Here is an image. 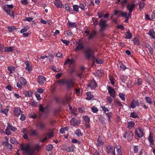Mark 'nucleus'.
I'll use <instances>...</instances> for the list:
<instances>
[{
	"instance_id": "1",
	"label": "nucleus",
	"mask_w": 155,
	"mask_h": 155,
	"mask_svg": "<svg viewBox=\"0 0 155 155\" xmlns=\"http://www.w3.org/2000/svg\"><path fill=\"white\" fill-rule=\"evenodd\" d=\"M76 80L74 77L66 81L64 79L59 80L57 82L59 85L65 84L66 85V89L69 91L74 87V84Z\"/></svg>"
},
{
	"instance_id": "2",
	"label": "nucleus",
	"mask_w": 155,
	"mask_h": 155,
	"mask_svg": "<svg viewBox=\"0 0 155 155\" xmlns=\"http://www.w3.org/2000/svg\"><path fill=\"white\" fill-rule=\"evenodd\" d=\"M20 149L23 151L24 155H34V150L32 149L29 143L25 144L21 143L20 145Z\"/></svg>"
},
{
	"instance_id": "3",
	"label": "nucleus",
	"mask_w": 155,
	"mask_h": 155,
	"mask_svg": "<svg viewBox=\"0 0 155 155\" xmlns=\"http://www.w3.org/2000/svg\"><path fill=\"white\" fill-rule=\"evenodd\" d=\"M83 53L85 58L87 60H89L91 57H93L94 54V51L90 48L85 49Z\"/></svg>"
},
{
	"instance_id": "4",
	"label": "nucleus",
	"mask_w": 155,
	"mask_h": 155,
	"mask_svg": "<svg viewBox=\"0 0 155 155\" xmlns=\"http://www.w3.org/2000/svg\"><path fill=\"white\" fill-rule=\"evenodd\" d=\"M7 128L5 130V131L4 132L3 131V132L7 135H9L11 134L12 132L10 131V130L15 132L17 130V128L16 127L13 126L9 123H7Z\"/></svg>"
},
{
	"instance_id": "5",
	"label": "nucleus",
	"mask_w": 155,
	"mask_h": 155,
	"mask_svg": "<svg viewBox=\"0 0 155 155\" xmlns=\"http://www.w3.org/2000/svg\"><path fill=\"white\" fill-rule=\"evenodd\" d=\"M18 82L17 83V87L19 89H21L22 87V86L26 85L27 81L23 77H21L18 79Z\"/></svg>"
},
{
	"instance_id": "6",
	"label": "nucleus",
	"mask_w": 155,
	"mask_h": 155,
	"mask_svg": "<svg viewBox=\"0 0 155 155\" xmlns=\"http://www.w3.org/2000/svg\"><path fill=\"white\" fill-rule=\"evenodd\" d=\"M105 151L107 154H110L112 155H115V149L113 148V147L111 145H108L106 146L105 149Z\"/></svg>"
},
{
	"instance_id": "7",
	"label": "nucleus",
	"mask_w": 155,
	"mask_h": 155,
	"mask_svg": "<svg viewBox=\"0 0 155 155\" xmlns=\"http://www.w3.org/2000/svg\"><path fill=\"white\" fill-rule=\"evenodd\" d=\"M108 92L110 96L114 98L115 97L116 91L112 87L110 86L108 87Z\"/></svg>"
},
{
	"instance_id": "8",
	"label": "nucleus",
	"mask_w": 155,
	"mask_h": 155,
	"mask_svg": "<svg viewBox=\"0 0 155 155\" xmlns=\"http://www.w3.org/2000/svg\"><path fill=\"white\" fill-rule=\"evenodd\" d=\"M37 81L40 85H42L46 81V78L43 76L40 75L38 77Z\"/></svg>"
},
{
	"instance_id": "9",
	"label": "nucleus",
	"mask_w": 155,
	"mask_h": 155,
	"mask_svg": "<svg viewBox=\"0 0 155 155\" xmlns=\"http://www.w3.org/2000/svg\"><path fill=\"white\" fill-rule=\"evenodd\" d=\"M97 86V84L95 81L94 79L91 81L87 85V87H90L91 89H94L96 88Z\"/></svg>"
},
{
	"instance_id": "10",
	"label": "nucleus",
	"mask_w": 155,
	"mask_h": 155,
	"mask_svg": "<svg viewBox=\"0 0 155 155\" xmlns=\"http://www.w3.org/2000/svg\"><path fill=\"white\" fill-rule=\"evenodd\" d=\"M136 135L139 138H141L143 136V130L142 128L139 127L137 130H136Z\"/></svg>"
},
{
	"instance_id": "11",
	"label": "nucleus",
	"mask_w": 155,
	"mask_h": 155,
	"mask_svg": "<svg viewBox=\"0 0 155 155\" xmlns=\"http://www.w3.org/2000/svg\"><path fill=\"white\" fill-rule=\"evenodd\" d=\"M24 63L26 65L25 69L30 72L32 70V68L31 65L30 64L29 62L28 61H25Z\"/></svg>"
},
{
	"instance_id": "12",
	"label": "nucleus",
	"mask_w": 155,
	"mask_h": 155,
	"mask_svg": "<svg viewBox=\"0 0 155 155\" xmlns=\"http://www.w3.org/2000/svg\"><path fill=\"white\" fill-rule=\"evenodd\" d=\"M13 112L14 115L16 117H18L21 114L23 113V112L18 107H15Z\"/></svg>"
},
{
	"instance_id": "13",
	"label": "nucleus",
	"mask_w": 155,
	"mask_h": 155,
	"mask_svg": "<svg viewBox=\"0 0 155 155\" xmlns=\"http://www.w3.org/2000/svg\"><path fill=\"white\" fill-rule=\"evenodd\" d=\"M70 102V97L68 96L65 97L64 98L62 99L61 101V103L64 105L69 104Z\"/></svg>"
},
{
	"instance_id": "14",
	"label": "nucleus",
	"mask_w": 155,
	"mask_h": 155,
	"mask_svg": "<svg viewBox=\"0 0 155 155\" xmlns=\"http://www.w3.org/2000/svg\"><path fill=\"white\" fill-rule=\"evenodd\" d=\"M36 126L41 130H43L46 128V125L43 122H40L37 123Z\"/></svg>"
},
{
	"instance_id": "15",
	"label": "nucleus",
	"mask_w": 155,
	"mask_h": 155,
	"mask_svg": "<svg viewBox=\"0 0 155 155\" xmlns=\"http://www.w3.org/2000/svg\"><path fill=\"white\" fill-rule=\"evenodd\" d=\"M84 48V46L81 42L79 43L75 47L74 50L75 52H78L80 50H82Z\"/></svg>"
},
{
	"instance_id": "16",
	"label": "nucleus",
	"mask_w": 155,
	"mask_h": 155,
	"mask_svg": "<svg viewBox=\"0 0 155 155\" xmlns=\"http://www.w3.org/2000/svg\"><path fill=\"white\" fill-rule=\"evenodd\" d=\"M135 6V4L134 3H129L127 6V8L130 13H132Z\"/></svg>"
},
{
	"instance_id": "17",
	"label": "nucleus",
	"mask_w": 155,
	"mask_h": 155,
	"mask_svg": "<svg viewBox=\"0 0 155 155\" xmlns=\"http://www.w3.org/2000/svg\"><path fill=\"white\" fill-rule=\"evenodd\" d=\"M62 148L63 150H66L69 152L73 151L74 150V147L72 146L68 147L66 146H62Z\"/></svg>"
},
{
	"instance_id": "18",
	"label": "nucleus",
	"mask_w": 155,
	"mask_h": 155,
	"mask_svg": "<svg viewBox=\"0 0 155 155\" xmlns=\"http://www.w3.org/2000/svg\"><path fill=\"white\" fill-rule=\"evenodd\" d=\"M62 7L66 9L68 11L70 12L71 13H73V11L71 8H70L69 6L67 4H65L62 5Z\"/></svg>"
},
{
	"instance_id": "19",
	"label": "nucleus",
	"mask_w": 155,
	"mask_h": 155,
	"mask_svg": "<svg viewBox=\"0 0 155 155\" xmlns=\"http://www.w3.org/2000/svg\"><path fill=\"white\" fill-rule=\"evenodd\" d=\"M80 123V122L79 120L74 118H72L71 121V125L74 126L79 125Z\"/></svg>"
},
{
	"instance_id": "20",
	"label": "nucleus",
	"mask_w": 155,
	"mask_h": 155,
	"mask_svg": "<svg viewBox=\"0 0 155 155\" xmlns=\"http://www.w3.org/2000/svg\"><path fill=\"white\" fill-rule=\"evenodd\" d=\"M106 21L103 20L102 19H100V21L99 25L101 27H102V28H105L107 26V25L106 23Z\"/></svg>"
},
{
	"instance_id": "21",
	"label": "nucleus",
	"mask_w": 155,
	"mask_h": 155,
	"mask_svg": "<svg viewBox=\"0 0 155 155\" xmlns=\"http://www.w3.org/2000/svg\"><path fill=\"white\" fill-rule=\"evenodd\" d=\"M148 34L151 38L154 39L155 38V32L152 28L150 30Z\"/></svg>"
},
{
	"instance_id": "22",
	"label": "nucleus",
	"mask_w": 155,
	"mask_h": 155,
	"mask_svg": "<svg viewBox=\"0 0 155 155\" xmlns=\"http://www.w3.org/2000/svg\"><path fill=\"white\" fill-rule=\"evenodd\" d=\"M54 4L57 8H61L62 7L63 5L62 2L60 0H55Z\"/></svg>"
},
{
	"instance_id": "23",
	"label": "nucleus",
	"mask_w": 155,
	"mask_h": 155,
	"mask_svg": "<svg viewBox=\"0 0 155 155\" xmlns=\"http://www.w3.org/2000/svg\"><path fill=\"white\" fill-rule=\"evenodd\" d=\"M97 34V32L96 31L94 30H92L91 32V34L89 35L88 37V39H92L94 36H95Z\"/></svg>"
},
{
	"instance_id": "24",
	"label": "nucleus",
	"mask_w": 155,
	"mask_h": 155,
	"mask_svg": "<svg viewBox=\"0 0 155 155\" xmlns=\"http://www.w3.org/2000/svg\"><path fill=\"white\" fill-rule=\"evenodd\" d=\"M3 9L8 15H10L11 11L8 9L7 5H5L3 6Z\"/></svg>"
},
{
	"instance_id": "25",
	"label": "nucleus",
	"mask_w": 155,
	"mask_h": 155,
	"mask_svg": "<svg viewBox=\"0 0 155 155\" xmlns=\"http://www.w3.org/2000/svg\"><path fill=\"white\" fill-rule=\"evenodd\" d=\"M148 140L150 142V144H153L154 140H153V137L151 135V133H150V134L148 136Z\"/></svg>"
},
{
	"instance_id": "26",
	"label": "nucleus",
	"mask_w": 155,
	"mask_h": 155,
	"mask_svg": "<svg viewBox=\"0 0 155 155\" xmlns=\"http://www.w3.org/2000/svg\"><path fill=\"white\" fill-rule=\"evenodd\" d=\"M13 47H6L5 48V51L8 52H12L13 50Z\"/></svg>"
},
{
	"instance_id": "27",
	"label": "nucleus",
	"mask_w": 155,
	"mask_h": 155,
	"mask_svg": "<svg viewBox=\"0 0 155 155\" xmlns=\"http://www.w3.org/2000/svg\"><path fill=\"white\" fill-rule=\"evenodd\" d=\"M38 135V132L36 130L31 129L30 130V135L33 136H37Z\"/></svg>"
},
{
	"instance_id": "28",
	"label": "nucleus",
	"mask_w": 155,
	"mask_h": 155,
	"mask_svg": "<svg viewBox=\"0 0 155 155\" xmlns=\"http://www.w3.org/2000/svg\"><path fill=\"white\" fill-rule=\"evenodd\" d=\"M67 24L69 28H72L73 27H77V24L75 22H71L69 21H68Z\"/></svg>"
},
{
	"instance_id": "29",
	"label": "nucleus",
	"mask_w": 155,
	"mask_h": 155,
	"mask_svg": "<svg viewBox=\"0 0 155 155\" xmlns=\"http://www.w3.org/2000/svg\"><path fill=\"white\" fill-rule=\"evenodd\" d=\"M115 148H116L117 149V153H118V155H122L123 154V152L121 151V147L120 146H117L116 145L115 147Z\"/></svg>"
},
{
	"instance_id": "30",
	"label": "nucleus",
	"mask_w": 155,
	"mask_h": 155,
	"mask_svg": "<svg viewBox=\"0 0 155 155\" xmlns=\"http://www.w3.org/2000/svg\"><path fill=\"white\" fill-rule=\"evenodd\" d=\"M135 125V123L133 121H130L127 123V127L130 129L133 128Z\"/></svg>"
},
{
	"instance_id": "31",
	"label": "nucleus",
	"mask_w": 155,
	"mask_h": 155,
	"mask_svg": "<svg viewBox=\"0 0 155 155\" xmlns=\"http://www.w3.org/2000/svg\"><path fill=\"white\" fill-rule=\"evenodd\" d=\"M87 97L86 98V99L88 100H90L91 99H92L94 96L93 95L91 94V92H88L86 93Z\"/></svg>"
},
{
	"instance_id": "32",
	"label": "nucleus",
	"mask_w": 155,
	"mask_h": 155,
	"mask_svg": "<svg viewBox=\"0 0 155 155\" xmlns=\"http://www.w3.org/2000/svg\"><path fill=\"white\" fill-rule=\"evenodd\" d=\"M147 47L148 48L149 53L151 55H153V49L151 47V46L149 45H147Z\"/></svg>"
},
{
	"instance_id": "33",
	"label": "nucleus",
	"mask_w": 155,
	"mask_h": 155,
	"mask_svg": "<svg viewBox=\"0 0 155 155\" xmlns=\"http://www.w3.org/2000/svg\"><path fill=\"white\" fill-rule=\"evenodd\" d=\"M31 148L34 150V153L35 152V151L36 150H37L38 151L39 150L41 149V147L40 146V145L39 144H36L35 145L34 147V148H32L31 147Z\"/></svg>"
},
{
	"instance_id": "34",
	"label": "nucleus",
	"mask_w": 155,
	"mask_h": 155,
	"mask_svg": "<svg viewBox=\"0 0 155 155\" xmlns=\"http://www.w3.org/2000/svg\"><path fill=\"white\" fill-rule=\"evenodd\" d=\"M129 31H130L129 30L128 31H127L126 32L125 38L130 39L132 37V35L129 32Z\"/></svg>"
},
{
	"instance_id": "35",
	"label": "nucleus",
	"mask_w": 155,
	"mask_h": 155,
	"mask_svg": "<svg viewBox=\"0 0 155 155\" xmlns=\"http://www.w3.org/2000/svg\"><path fill=\"white\" fill-rule=\"evenodd\" d=\"M74 62V60L73 59H71V60L69 59H68L65 62L64 64H72Z\"/></svg>"
},
{
	"instance_id": "36",
	"label": "nucleus",
	"mask_w": 155,
	"mask_h": 155,
	"mask_svg": "<svg viewBox=\"0 0 155 155\" xmlns=\"http://www.w3.org/2000/svg\"><path fill=\"white\" fill-rule=\"evenodd\" d=\"M7 28L8 31L10 33L12 32L13 30H14L16 29V27L15 26L8 27Z\"/></svg>"
},
{
	"instance_id": "37",
	"label": "nucleus",
	"mask_w": 155,
	"mask_h": 155,
	"mask_svg": "<svg viewBox=\"0 0 155 155\" xmlns=\"http://www.w3.org/2000/svg\"><path fill=\"white\" fill-rule=\"evenodd\" d=\"M7 68L8 71H9L10 74H12L13 71H15V68L13 66L8 67Z\"/></svg>"
},
{
	"instance_id": "38",
	"label": "nucleus",
	"mask_w": 155,
	"mask_h": 155,
	"mask_svg": "<svg viewBox=\"0 0 155 155\" xmlns=\"http://www.w3.org/2000/svg\"><path fill=\"white\" fill-rule=\"evenodd\" d=\"M48 108V106H47L45 108H44L42 105L41 104H40L39 106V110L40 111H41L43 113L44 112L45 110L46 109Z\"/></svg>"
},
{
	"instance_id": "39",
	"label": "nucleus",
	"mask_w": 155,
	"mask_h": 155,
	"mask_svg": "<svg viewBox=\"0 0 155 155\" xmlns=\"http://www.w3.org/2000/svg\"><path fill=\"white\" fill-rule=\"evenodd\" d=\"M139 8L140 10L142 9L144 7L145 4L143 2L139 1Z\"/></svg>"
},
{
	"instance_id": "40",
	"label": "nucleus",
	"mask_w": 155,
	"mask_h": 155,
	"mask_svg": "<svg viewBox=\"0 0 155 155\" xmlns=\"http://www.w3.org/2000/svg\"><path fill=\"white\" fill-rule=\"evenodd\" d=\"M29 29V27L28 26H25L23 28L21 29L20 31L21 33H23L27 31Z\"/></svg>"
},
{
	"instance_id": "41",
	"label": "nucleus",
	"mask_w": 155,
	"mask_h": 155,
	"mask_svg": "<svg viewBox=\"0 0 155 155\" xmlns=\"http://www.w3.org/2000/svg\"><path fill=\"white\" fill-rule=\"evenodd\" d=\"M75 134L78 137H80L83 135V134L81 132L80 130L79 129L76 130Z\"/></svg>"
},
{
	"instance_id": "42",
	"label": "nucleus",
	"mask_w": 155,
	"mask_h": 155,
	"mask_svg": "<svg viewBox=\"0 0 155 155\" xmlns=\"http://www.w3.org/2000/svg\"><path fill=\"white\" fill-rule=\"evenodd\" d=\"M97 141V145L98 146H101L104 143L99 138V137H98Z\"/></svg>"
},
{
	"instance_id": "43",
	"label": "nucleus",
	"mask_w": 155,
	"mask_h": 155,
	"mask_svg": "<svg viewBox=\"0 0 155 155\" xmlns=\"http://www.w3.org/2000/svg\"><path fill=\"white\" fill-rule=\"evenodd\" d=\"M113 98L111 96H107L106 99L108 103L109 104H111L113 101Z\"/></svg>"
},
{
	"instance_id": "44",
	"label": "nucleus",
	"mask_w": 155,
	"mask_h": 155,
	"mask_svg": "<svg viewBox=\"0 0 155 155\" xmlns=\"http://www.w3.org/2000/svg\"><path fill=\"white\" fill-rule=\"evenodd\" d=\"M127 12H124L123 13L121 11V12L120 13V14L118 15V16H121L124 17V18H126L127 17Z\"/></svg>"
},
{
	"instance_id": "45",
	"label": "nucleus",
	"mask_w": 155,
	"mask_h": 155,
	"mask_svg": "<svg viewBox=\"0 0 155 155\" xmlns=\"http://www.w3.org/2000/svg\"><path fill=\"white\" fill-rule=\"evenodd\" d=\"M78 111L80 113H82L84 112L85 110V107H82L78 108Z\"/></svg>"
},
{
	"instance_id": "46",
	"label": "nucleus",
	"mask_w": 155,
	"mask_h": 155,
	"mask_svg": "<svg viewBox=\"0 0 155 155\" xmlns=\"http://www.w3.org/2000/svg\"><path fill=\"white\" fill-rule=\"evenodd\" d=\"M53 146L52 144H50L46 146V149L48 151H51L53 148Z\"/></svg>"
},
{
	"instance_id": "47",
	"label": "nucleus",
	"mask_w": 155,
	"mask_h": 155,
	"mask_svg": "<svg viewBox=\"0 0 155 155\" xmlns=\"http://www.w3.org/2000/svg\"><path fill=\"white\" fill-rule=\"evenodd\" d=\"M79 7L77 5H73V10L74 11H75L76 12H79Z\"/></svg>"
},
{
	"instance_id": "48",
	"label": "nucleus",
	"mask_w": 155,
	"mask_h": 155,
	"mask_svg": "<svg viewBox=\"0 0 155 155\" xmlns=\"http://www.w3.org/2000/svg\"><path fill=\"white\" fill-rule=\"evenodd\" d=\"M84 120L87 123H89L90 120L89 118L87 116H84L83 117Z\"/></svg>"
},
{
	"instance_id": "49",
	"label": "nucleus",
	"mask_w": 155,
	"mask_h": 155,
	"mask_svg": "<svg viewBox=\"0 0 155 155\" xmlns=\"http://www.w3.org/2000/svg\"><path fill=\"white\" fill-rule=\"evenodd\" d=\"M145 99L147 102L149 104H151L152 103V101L151 99L149 97H145Z\"/></svg>"
},
{
	"instance_id": "50",
	"label": "nucleus",
	"mask_w": 155,
	"mask_h": 155,
	"mask_svg": "<svg viewBox=\"0 0 155 155\" xmlns=\"http://www.w3.org/2000/svg\"><path fill=\"white\" fill-rule=\"evenodd\" d=\"M133 137V133L131 132H130V134L128 135L127 138L129 140H131Z\"/></svg>"
},
{
	"instance_id": "51",
	"label": "nucleus",
	"mask_w": 155,
	"mask_h": 155,
	"mask_svg": "<svg viewBox=\"0 0 155 155\" xmlns=\"http://www.w3.org/2000/svg\"><path fill=\"white\" fill-rule=\"evenodd\" d=\"M35 94L38 100H39L41 99L39 93H38V92H35Z\"/></svg>"
},
{
	"instance_id": "52",
	"label": "nucleus",
	"mask_w": 155,
	"mask_h": 155,
	"mask_svg": "<svg viewBox=\"0 0 155 155\" xmlns=\"http://www.w3.org/2000/svg\"><path fill=\"white\" fill-rule=\"evenodd\" d=\"M86 5V4L84 5L82 3H81L80 4L79 7L80 8L82 11L85 10V7Z\"/></svg>"
},
{
	"instance_id": "53",
	"label": "nucleus",
	"mask_w": 155,
	"mask_h": 155,
	"mask_svg": "<svg viewBox=\"0 0 155 155\" xmlns=\"http://www.w3.org/2000/svg\"><path fill=\"white\" fill-rule=\"evenodd\" d=\"M134 101L135 100H134L132 101L130 105V108H134L136 106V103H135Z\"/></svg>"
},
{
	"instance_id": "54",
	"label": "nucleus",
	"mask_w": 155,
	"mask_h": 155,
	"mask_svg": "<svg viewBox=\"0 0 155 155\" xmlns=\"http://www.w3.org/2000/svg\"><path fill=\"white\" fill-rule=\"evenodd\" d=\"M61 41L64 44H65L66 45H68L70 43L69 41L66 40H64L63 39H61Z\"/></svg>"
},
{
	"instance_id": "55",
	"label": "nucleus",
	"mask_w": 155,
	"mask_h": 155,
	"mask_svg": "<svg viewBox=\"0 0 155 155\" xmlns=\"http://www.w3.org/2000/svg\"><path fill=\"white\" fill-rule=\"evenodd\" d=\"M91 110L94 113H96L98 110V109L95 106L92 107L91 108Z\"/></svg>"
},
{
	"instance_id": "56",
	"label": "nucleus",
	"mask_w": 155,
	"mask_h": 155,
	"mask_svg": "<svg viewBox=\"0 0 155 155\" xmlns=\"http://www.w3.org/2000/svg\"><path fill=\"white\" fill-rule=\"evenodd\" d=\"M33 18L31 17H26L25 19H23V20L24 21H28L30 22L31 21Z\"/></svg>"
},
{
	"instance_id": "57",
	"label": "nucleus",
	"mask_w": 155,
	"mask_h": 155,
	"mask_svg": "<svg viewBox=\"0 0 155 155\" xmlns=\"http://www.w3.org/2000/svg\"><path fill=\"white\" fill-rule=\"evenodd\" d=\"M120 67V70L122 71L125 70L127 68L122 63L121 64Z\"/></svg>"
},
{
	"instance_id": "58",
	"label": "nucleus",
	"mask_w": 155,
	"mask_h": 155,
	"mask_svg": "<svg viewBox=\"0 0 155 155\" xmlns=\"http://www.w3.org/2000/svg\"><path fill=\"white\" fill-rule=\"evenodd\" d=\"M115 102L120 107H122L123 106V105L121 104V102L119 100H116L115 101Z\"/></svg>"
},
{
	"instance_id": "59",
	"label": "nucleus",
	"mask_w": 155,
	"mask_h": 155,
	"mask_svg": "<svg viewBox=\"0 0 155 155\" xmlns=\"http://www.w3.org/2000/svg\"><path fill=\"white\" fill-rule=\"evenodd\" d=\"M30 104L32 106L36 107L37 105V103L35 102L34 101H33L30 103Z\"/></svg>"
},
{
	"instance_id": "60",
	"label": "nucleus",
	"mask_w": 155,
	"mask_h": 155,
	"mask_svg": "<svg viewBox=\"0 0 155 155\" xmlns=\"http://www.w3.org/2000/svg\"><path fill=\"white\" fill-rule=\"evenodd\" d=\"M26 119L25 116L22 114H21V115L20 119L22 121L25 120Z\"/></svg>"
},
{
	"instance_id": "61",
	"label": "nucleus",
	"mask_w": 155,
	"mask_h": 155,
	"mask_svg": "<svg viewBox=\"0 0 155 155\" xmlns=\"http://www.w3.org/2000/svg\"><path fill=\"white\" fill-rule=\"evenodd\" d=\"M65 34L68 36H71L73 34L72 32L69 30H67L65 31Z\"/></svg>"
},
{
	"instance_id": "62",
	"label": "nucleus",
	"mask_w": 155,
	"mask_h": 155,
	"mask_svg": "<svg viewBox=\"0 0 155 155\" xmlns=\"http://www.w3.org/2000/svg\"><path fill=\"white\" fill-rule=\"evenodd\" d=\"M8 110H7V109H5L4 110H1V112L2 113L5 114L6 115H7V113L8 112Z\"/></svg>"
},
{
	"instance_id": "63",
	"label": "nucleus",
	"mask_w": 155,
	"mask_h": 155,
	"mask_svg": "<svg viewBox=\"0 0 155 155\" xmlns=\"http://www.w3.org/2000/svg\"><path fill=\"white\" fill-rule=\"evenodd\" d=\"M119 97L121 99L122 101H124L125 99L124 95L122 93H120L119 94Z\"/></svg>"
},
{
	"instance_id": "64",
	"label": "nucleus",
	"mask_w": 155,
	"mask_h": 155,
	"mask_svg": "<svg viewBox=\"0 0 155 155\" xmlns=\"http://www.w3.org/2000/svg\"><path fill=\"white\" fill-rule=\"evenodd\" d=\"M152 20H155V10L153 11L151 16Z\"/></svg>"
}]
</instances>
